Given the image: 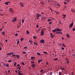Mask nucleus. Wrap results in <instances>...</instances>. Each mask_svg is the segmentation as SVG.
Instances as JSON below:
<instances>
[{
    "instance_id": "f257e3e1",
    "label": "nucleus",
    "mask_w": 75,
    "mask_h": 75,
    "mask_svg": "<svg viewBox=\"0 0 75 75\" xmlns=\"http://www.w3.org/2000/svg\"><path fill=\"white\" fill-rule=\"evenodd\" d=\"M13 54V52H10L9 53H8V54H7L6 55H7V56H8L9 55H12Z\"/></svg>"
},
{
    "instance_id": "f03ea898",
    "label": "nucleus",
    "mask_w": 75,
    "mask_h": 75,
    "mask_svg": "<svg viewBox=\"0 0 75 75\" xmlns=\"http://www.w3.org/2000/svg\"><path fill=\"white\" fill-rule=\"evenodd\" d=\"M41 34L42 35H44V32L42 30H41Z\"/></svg>"
},
{
    "instance_id": "7ed1b4c3",
    "label": "nucleus",
    "mask_w": 75,
    "mask_h": 75,
    "mask_svg": "<svg viewBox=\"0 0 75 75\" xmlns=\"http://www.w3.org/2000/svg\"><path fill=\"white\" fill-rule=\"evenodd\" d=\"M40 42L41 43H45V41H44V40H40Z\"/></svg>"
},
{
    "instance_id": "20e7f679",
    "label": "nucleus",
    "mask_w": 75,
    "mask_h": 75,
    "mask_svg": "<svg viewBox=\"0 0 75 75\" xmlns=\"http://www.w3.org/2000/svg\"><path fill=\"white\" fill-rule=\"evenodd\" d=\"M41 16V14H39L38 13H37V14H36L38 18H39V17H40Z\"/></svg>"
},
{
    "instance_id": "39448f33",
    "label": "nucleus",
    "mask_w": 75,
    "mask_h": 75,
    "mask_svg": "<svg viewBox=\"0 0 75 75\" xmlns=\"http://www.w3.org/2000/svg\"><path fill=\"white\" fill-rule=\"evenodd\" d=\"M74 23L73 22H72V23L70 25V28H71L72 27Z\"/></svg>"
},
{
    "instance_id": "423d86ee",
    "label": "nucleus",
    "mask_w": 75,
    "mask_h": 75,
    "mask_svg": "<svg viewBox=\"0 0 75 75\" xmlns=\"http://www.w3.org/2000/svg\"><path fill=\"white\" fill-rule=\"evenodd\" d=\"M62 30L61 29H59V28H57V31H61Z\"/></svg>"
},
{
    "instance_id": "0eeeda50",
    "label": "nucleus",
    "mask_w": 75,
    "mask_h": 75,
    "mask_svg": "<svg viewBox=\"0 0 75 75\" xmlns=\"http://www.w3.org/2000/svg\"><path fill=\"white\" fill-rule=\"evenodd\" d=\"M41 18H42V20H45V17H43V16H42V17H41Z\"/></svg>"
},
{
    "instance_id": "6e6552de",
    "label": "nucleus",
    "mask_w": 75,
    "mask_h": 75,
    "mask_svg": "<svg viewBox=\"0 0 75 75\" xmlns=\"http://www.w3.org/2000/svg\"><path fill=\"white\" fill-rule=\"evenodd\" d=\"M57 31V29H55L52 30V32L53 33H55Z\"/></svg>"
},
{
    "instance_id": "1a4fd4ad",
    "label": "nucleus",
    "mask_w": 75,
    "mask_h": 75,
    "mask_svg": "<svg viewBox=\"0 0 75 75\" xmlns=\"http://www.w3.org/2000/svg\"><path fill=\"white\" fill-rule=\"evenodd\" d=\"M56 34H61V35H62V32H58L56 33Z\"/></svg>"
},
{
    "instance_id": "9d476101",
    "label": "nucleus",
    "mask_w": 75,
    "mask_h": 75,
    "mask_svg": "<svg viewBox=\"0 0 75 75\" xmlns=\"http://www.w3.org/2000/svg\"><path fill=\"white\" fill-rule=\"evenodd\" d=\"M42 59H41L40 60H38V63H40L41 62H42Z\"/></svg>"
},
{
    "instance_id": "9b49d317",
    "label": "nucleus",
    "mask_w": 75,
    "mask_h": 75,
    "mask_svg": "<svg viewBox=\"0 0 75 75\" xmlns=\"http://www.w3.org/2000/svg\"><path fill=\"white\" fill-rule=\"evenodd\" d=\"M71 12H73V13H75V10L73 9L71 10Z\"/></svg>"
},
{
    "instance_id": "f8f14e48",
    "label": "nucleus",
    "mask_w": 75,
    "mask_h": 75,
    "mask_svg": "<svg viewBox=\"0 0 75 75\" xmlns=\"http://www.w3.org/2000/svg\"><path fill=\"white\" fill-rule=\"evenodd\" d=\"M32 67L33 68H34L35 67V64H32Z\"/></svg>"
},
{
    "instance_id": "ddd939ff",
    "label": "nucleus",
    "mask_w": 75,
    "mask_h": 75,
    "mask_svg": "<svg viewBox=\"0 0 75 75\" xmlns=\"http://www.w3.org/2000/svg\"><path fill=\"white\" fill-rule=\"evenodd\" d=\"M9 9H10V11H11L12 13H13V11L12 10V8H9Z\"/></svg>"
},
{
    "instance_id": "4468645a",
    "label": "nucleus",
    "mask_w": 75,
    "mask_h": 75,
    "mask_svg": "<svg viewBox=\"0 0 75 75\" xmlns=\"http://www.w3.org/2000/svg\"><path fill=\"white\" fill-rule=\"evenodd\" d=\"M5 34V33L4 31L2 32V35H4Z\"/></svg>"
},
{
    "instance_id": "2eb2a0df",
    "label": "nucleus",
    "mask_w": 75,
    "mask_h": 75,
    "mask_svg": "<svg viewBox=\"0 0 75 75\" xmlns=\"http://www.w3.org/2000/svg\"><path fill=\"white\" fill-rule=\"evenodd\" d=\"M66 36H67V38H70V36H69V34H67Z\"/></svg>"
},
{
    "instance_id": "dca6fc26",
    "label": "nucleus",
    "mask_w": 75,
    "mask_h": 75,
    "mask_svg": "<svg viewBox=\"0 0 75 75\" xmlns=\"http://www.w3.org/2000/svg\"><path fill=\"white\" fill-rule=\"evenodd\" d=\"M43 52L46 55H47L48 53L47 52H46V51H43Z\"/></svg>"
},
{
    "instance_id": "f3484780",
    "label": "nucleus",
    "mask_w": 75,
    "mask_h": 75,
    "mask_svg": "<svg viewBox=\"0 0 75 75\" xmlns=\"http://www.w3.org/2000/svg\"><path fill=\"white\" fill-rule=\"evenodd\" d=\"M35 57H31V59L32 60H33V59H35Z\"/></svg>"
},
{
    "instance_id": "a211bd4d",
    "label": "nucleus",
    "mask_w": 75,
    "mask_h": 75,
    "mask_svg": "<svg viewBox=\"0 0 75 75\" xmlns=\"http://www.w3.org/2000/svg\"><path fill=\"white\" fill-rule=\"evenodd\" d=\"M25 20H24V19H22V22L23 23H24V22Z\"/></svg>"
},
{
    "instance_id": "6ab92c4d",
    "label": "nucleus",
    "mask_w": 75,
    "mask_h": 75,
    "mask_svg": "<svg viewBox=\"0 0 75 75\" xmlns=\"http://www.w3.org/2000/svg\"><path fill=\"white\" fill-rule=\"evenodd\" d=\"M37 54L38 55L41 56V54L39 52H37Z\"/></svg>"
},
{
    "instance_id": "aec40b11",
    "label": "nucleus",
    "mask_w": 75,
    "mask_h": 75,
    "mask_svg": "<svg viewBox=\"0 0 75 75\" xmlns=\"http://www.w3.org/2000/svg\"><path fill=\"white\" fill-rule=\"evenodd\" d=\"M54 36H55V35H53V34H52V35L51 38H53Z\"/></svg>"
},
{
    "instance_id": "412c9836",
    "label": "nucleus",
    "mask_w": 75,
    "mask_h": 75,
    "mask_svg": "<svg viewBox=\"0 0 75 75\" xmlns=\"http://www.w3.org/2000/svg\"><path fill=\"white\" fill-rule=\"evenodd\" d=\"M57 60H58V58H54L53 59V60H54V61H57Z\"/></svg>"
},
{
    "instance_id": "4be33fe9",
    "label": "nucleus",
    "mask_w": 75,
    "mask_h": 75,
    "mask_svg": "<svg viewBox=\"0 0 75 75\" xmlns=\"http://www.w3.org/2000/svg\"><path fill=\"white\" fill-rule=\"evenodd\" d=\"M55 5H56L57 6H60V5L58 3L55 4Z\"/></svg>"
},
{
    "instance_id": "5701e85b",
    "label": "nucleus",
    "mask_w": 75,
    "mask_h": 75,
    "mask_svg": "<svg viewBox=\"0 0 75 75\" xmlns=\"http://www.w3.org/2000/svg\"><path fill=\"white\" fill-rule=\"evenodd\" d=\"M11 62H12V61L11 60V59H10L8 61V63Z\"/></svg>"
},
{
    "instance_id": "b1692460",
    "label": "nucleus",
    "mask_w": 75,
    "mask_h": 75,
    "mask_svg": "<svg viewBox=\"0 0 75 75\" xmlns=\"http://www.w3.org/2000/svg\"><path fill=\"white\" fill-rule=\"evenodd\" d=\"M8 2H5V4L6 5H8Z\"/></svg>"
},
{
    "instance_id": "393cba45",
    "label": "nucleus",
    "mask_w": 75,
    "mask_h": 75,
    "mask_svg": "<svg viewBox=\"0 0 75 75\" xmlns=\"http://www.w3.org/2000/svg\"><path fill=\"white\" fill-rule=\"evenodd\" d=\"M21 71H19V74L20 75H23V74H22L21 73H20L21 72Z\"/></svg>"
},
{
    "instance_id": "a878e982",
    "label": "nucleus",
    "mask_w": 75,
    "mask_h": 75,
    "mask_svg": "<svg viewBox=\"0 0 75 75\" xmlns=\"http://www.w3.org/2000/svg\"><path fill=\"white\" fill-rule=\"evenodd\" d=\"M14 66H16V62H14Z\"/></svg>"
},
{
    "instance_id": "bb28decb",
    "label": "nucleus",
    "mask_w": 75,
    "mask_h": 75,
    "mask_svg": "<svg viewBox=\"0 0 75 75\" xmlns=\"http://www.w3.org/2000/svg\"><path fill=\"white\" fill-rule=\"evenodd\" d=\"M26 33H27V34H29V31H28V30L27 31Z\"/></svg>"
},
{
    "instance_id": "cd10ccee",
    "label": "nucleus",
    "mask_w": 75,
    "mask_h": 75,
    "mask_svg": "<svg viewBox=\"0 0 75 75\" xmlns=\"http://www.w3.org/2000/svg\"><path fill=\"white\" fill-rule=\"evenodd\" d=\"M64 4H65V5H66V4H67V3L66 2H64Z\"/></svg>"
},
{
    "instance_id": "c85d7f7f",
    "label": "nucleus",
    "mask_w": 75,
    "mask_h": 75,
    "mask_svg": "<svg viewBox=\"0 0 75 75\" xmlns=\"http://www.w3.org/2000/svg\"><path fill=\"white\" fill-rule=\"evenodd\" d=\"M6 67H9V65H8V64H6Z\"/></svg>"
},
{
    "instance_id": "c756f323",
    "label": "nucleus",
    "mask_w": 75,
    "mask_h": 75,
    "mask_svg": "<svg viewBox=\"0 0 75 75\" xmlns=\"http://www.w3.org/2000/svg\"><path fill=\"white\" fill-rule=\"evenodd\" d=\"M16 57L17 58H19V56L18 54L16 55Z\"/></svg>"
},
{
    "instance_id": "7c9ffc66",
    "label": "nucleus",
    "mask_w": 75,
    "mask_h": 75,
    "mask_svg": "<svg viewBox=\"0 0 75 75\" xmlns=\"http://www.w3.org/2000/svg\"><path fill=\"white\" fill-rule=\"evenodd\" d=\"M62 44L63 45L64 47H66V45H65L64 44V43H62Z\"/></svg>"
},
{
    "instance_id": "2f4dec72",
    "label": "nucleus",
    "mask_w": 75,
    "mask_h": 75,
    "mask_svg": "<svg viewBox=\"0 0 75 75\" xmlns=\"http://www.w3.org/2000/svg\"><path fill=\"white\" fill-rule=\"evenodd\" d=\"M64 16V18H65L66 17V15H63Z\"/></svg>"
},
{
    "instance_id": "473e14b6",
    "label": "nucleus",
    "mask_w": 75,
    "mask_h": 75,
    "mask_svg": "<svg viewBox=\"0 0 75 75\" xmlns=\"http://www.w3.org/2000/svg\"><path fill=\"white\" fill-rule=\"evenodd\" d=\"M12 56H13V57H16V55L15 54H13L12 55Z\"/></svg>"
},
{
    "instance_id": "72a5a7b5",
    "label": "nucleus",
    "mask_w": 75,
    "mask_h": 75,
    "mask_svg": "<svg viewBox=\"0 0 75 75\" xmlns=\"http://www.w3.org/2000/svg\"><path fill=\"white\" fill-rule=\"evenodd\" d=\"M59 74L61 75V73H62V72H59Z\"/></svg>"
},
{
    "instance_id": "f704fd0d",
    "label": "nucleus",
    "mask_w": 75,
    "mask_h": 75,
    "mask_svg": "<svg viewBox=\"0 0 75 75\" xmlns=\"http://www.w3.org/2000/svg\"><path fill=\"white\" fill-rule=\"evenodd\" d=\"M51 20V19H48L47 21H50Z\"/></svg>"
},
{
    "instance_id": "c9c22d12",
    "label": "nucleus",
    "mask_w": 75,
    "mask_h": 75,
    "mask_svg": "<svg viewBox=\"0 0 75 75\" xmlns=\"http://www.w3.org/2000/svg\"><path fill=\"white\" fill-rule=\"evenodd\" d=\"M62 50H64V47H62Z\"/></svg>"
},
{
    "instance_id": "e433bc0d",
    "label": "nucleus",
    "mask_w": 75,
    "mask_h": 75,
    "mask_svg": "<svg viewBox=\"0 0 75 75\" xmlns=\"http://www.w3.org/2000/svg\"><path fill=\"white\" fill-rule=\"evenodd\" d=\"M18 35V34H17V33H16L15 34V36H17Z\"/></svg>"
},
{
    "instance_id": "4c0bfd02",
    "label": "nucleus",
    "mask_w": 75,
    "mask_h": 75,
    "mask_svg": "<svg viewBox=\"0 0 75 75\" xmlns=\"http://www.w3.org/2000/svg\"><path fill=\"white\" fill-rule=\"evenodd\" d=\"M49 8H50V9L51 11H52V12H53L52 8H51V7H49Z\"/></svg>"
},
{
    "instance_id": "58836bf2",
    "label": "nucleus",
    "mask_w": 75,
    "mask_h": 75,
    "mask_svg": "<svg viewBox=\"0 0 75 75\" xmlns=\"http://www.w3.org/2000/svg\"><path fill=\"white\" fill-rule=\"evenodd\" d=\"M24 40V38H22L21 39V41H23Z\"/></svg>"
},
{
    "instance_id": "ea45409f",
    "label": "nucleus",
    "mask_w": 75,
    "mask_h": 75,
    "mask_svg": "<svg viewBox=\"0 0 75 75\" xmlns=\"http://www.w3.org/2000/svg\"><path fill=\"white\" fill-rule=\"evenodd\" d=\"M39 27V26L38 25H36V28H38Z\"/></svg>"
},
{
    "instance_id": "a19ab883",
    "label": "nucleus",
    "mask_w": 75,
    "mask_h": 75,
    "mask_svg": "<svg viewBox=\"0 0 75 75\" xmlns=\"http://www.w3.org/2000/svg\"><path fill=\"white\" fill-rule=\"evenodd\" d=\"M34 44L36 45H38L37 43L36 42H34Z\"/></svg>"
},
{
    "instance_id": "79ce46f5",
    "label": "nucleus",
    "mask_w": 75,
    "mask_h": 75,
    "mask_svg": "<svg viewBox=\"0 0 75 75\" xmlns=\"http://www.w3.org/2000/svg\"><path fill=\"white\" fill-rule=\"evenodd\" d=\"M23 54H26V52H25L24 51H23Z\"/></svg>"
},
{
    "instance_id": "37998d69",
    "label": "nucleus",
    "mask_w": 75,
    "mask_h": 75,
    "mask_svg": "<svg viewBox=\"0 0 75 75\" xmlns=\"http://www.w3.org/2000/svg\"><path fill=\"white\" fill-rule=\"evenodd\" d=\"M14 20V21H16V18H15L14 19V20Z\"/></svg>"
},
{
    "instance_id": "c03bdc74",
    "label": "nucleus",
    "mask_w": 75,
    "mask_h": 75,
    "mask_svg": "<svg viewBox=\"0 0 75 75\" xmlns=\"http://www.w3.org/2000/svg\"><path fill=\"white\" fill-rule=\"evenodd\" d=\"M30 62L32 63H33V64H34V61H31Z\"/></svg>"
},
{
    "instance_id": "a18cd8bd",
    "label": "nucleus",
    "mask_w": 75,
    "mask_h": 75,
    "mask_svg": "<svg viewBox=\"0 0 75 75\" xmlns=\"http://www.w3.org/2000/svg\"><path fill=\"white\" fill-rule=\"evenodd\" d=\"M33 38L35 39V38H37V37H36V36H34L33 37Z\"/></svg>"
},
{
    "instance_id": "49530a36",
    "label": "nucleus",
    "mask_w": 75,
    "mask_h": 75,
    "mask_svg": "<svg viewBox=\"0 0 75 75\" xmlns=\"http://www.w3.org/2000/svg\"><path fill=\"white\" fill-rule=\"evenodd\" d=\"M19 44V41H18L17 42V44L18 45Z\"/></svg>"
},
{
    "instance_id": "de8ad7c7",
    "label": "nucleus",
    "mask_w": 75,
    "mask_h": 75,
    "mask_svg": "<svg viewBox=\"0 0 75 75\" xmlns=\"http://www.w3.org/2000/svg\"><path fill=\"white\" fill-rule=\"evenodd\" d=\"M27 46L25 47H24V49H27Z\"/></svg>"
},
{
    "instance_id": "09e8293b",
    "label": "nucleus",
    "mask_w": 75,
    "mask_h": 75,
    "mask_svg": "<svg viewBox=\"0 0 75 75\" xmlns=\"http://www.w3.org/2000/svg\"><path fill=\"white\" fill-rule=\"evenodd\" d=\"M29 42H30V44H32V43L31 42V41H29Z\"/></svg>"
},
{
    "instance_id": "8fccbe9b",
    "label": "nucleus",
    "mask_w": 75,
    "mask_h": 75,
    "mask_svg": "<svg viewBox=\"0 0 75 75\" xmlns=\"http://www.w3.org/2000/svg\"><path fill=\"white\" fill-rule=\"evenodd\" d=\"M73 31H75V28H73Z\"/></svg>"
},
{
    "instance_id": "3c124183",
    "label": "nucleus",
    "mask_w": 75,
    "mask_h": 75,
    "mask_svg": "<svg viewBox=\"0 0 75 75\" xmlns=\"http://www.w3.org/2000/svg\"><path fill=\"white\" fill-rule=\"evenodd\" d=\"M56 13H57V14H58L59 13V12H56Z\"/></svg>"
},
{
    "instance_id": "603ef678",
    "label": "nucleus",
    "mask_w": 75,
    "mask_h": 75,
    "mask_svg": "<svg viewBox=\"0 0 75 75\" xmlns=\"http://www.w3.org/2000/svg\"><path fill=\"white\" fill-rule=\"evenodd\" d=\"M52 22H50L49 24L50 25V24H52Z\"/></svg>"
},
{
    "instance_id": "864d4df0",
    "label": "nucleus",
    "mask_w": 75,
    "mask_h": 75,
    "mask_svg": "<svg viewBox=\"0 0 75 75\" xmlns=\"http://www.w3.org/2000/svg\"><path fill=\"white\" fill-rule=\"evenodd\" d=\"M7 22H6L5 23H4V24L5 25H6V23H7Z\"/></svg>"
},
{
    "instance_id": "5fc2aeb1",
    "label": "nucleus",
    "mask_w": 75,
    "mask_h": 75,
    "mask_svg": "<svg viewBox=\"0 0 75 75\" xmlns=\"http://www.w3.org/2000/svg\"><path fill=\"white\" fill-rule=\"evenodd\" d=\"M20 5H22V4H23V3L20 2Z\"/></svg>"
},
{
    "instance_id": "6e6d98bb",
    "label": "nucleus",
    "mask_w": 75,
    "mask_h": 75,
    "mask_svg": "<svg viewBox=\"0 0 75 75\" xmlns=\"http://www.w3.org/2000/svg\"><path fill=\"white\" fill-rule=\"evenodd\" d=\"M43 70H42L40 71V72H43Z\"/></svg>"
},
{
    "instance_id": "4d7b16f0",
    "label": "nucleus",
    "mask_w": 75,
    "mask_h": 75,
    "mask_svg": "<svg viewBox=\"0 0 75 75\" xmlns=\"http://www.w3.org/2000/svg\"><path fill=\"white\" fill-rule=\"evenodd\" d=\"M22 64H23V65H25L24 63H22Z\"/></svg>"
},
{
    "instance_id": "13d9d810",
    "label": "nucleus",
    "mask_w": 75,
    "mask_h": 75,
    "mask_svg": "<svg viewBox=\"0 0 75 75\" xmlns=\"http://www.w3.org/2000/svg\"><path fill=\"white\" fill-rule=\"evenodd\" d=\"M21 6H23V7L24 6L23 5H22H22H21Z\"/></svg>"
},
{
    "instance_id": "bf43d9fd",
    "label": "nucleus",
    "mask_w": 75,
    "mask_h": 75,
    "mask_svg": "<svg viewBox=\"0 0 75 75\" xmlns=\"http://www.w3.org/2000/svg\"><path fill=\"white\" fill-rule=\"evenodd\" d=\"M50 35L51 36H52V33H50Z\"/></svg>"
},
{
    "instance_id": "052dcab7",
    "label": "nucleus",
    "mask_w": 75,
    "mask_h": 75,
    "mask_svg": "<svg viewBox=\"0 0 75 75\" xmlns=\"http://www.w3.org/2000/svg\"><path fill=\"white\" fill-rule=\"evenodd\" d=\"M21 69V66H20L19 68V70H20Z\"/></svg>"
},
{
    "instance_id": "680f3d73",
    "label": "nucleus",
    "mask_w": 75,
    "mask_h": 75,
    "mask_svg": "<svg viewBox=\"0 0 75 75\" xmlns=\"http://www.w3.org/2000/svg\"><path fill=\"white\" fill-rule=\"evenodd\" d=\"M5 41L6 42H8V40H7V39L5 40Z\"/></svg>"
},
{
    "instance_id": "e2e57ef3",
    "label": "nucleus",
    "mask_w": 75,
    "mask_h": 75,
    "mask_svg": "<svg viewBox=\"0 0 75 75\" xmlns=\"http://www.w3.org/2000/svg\"><path fill=\"white\" fill-rule=\"evenodd\" d=\"M69 30H70V29L71 28V26H70V25L69 26Z\"/></svg>"
},
{
    "instance_id": "0e129e2a",
    "label": "nucleus",
    "mask_w": 75,
    "mask_h": 75,
    "mask_svg": "<svg viewBox=\"0 0 75 75\" xmlns=\"http://www.w3.org/2000/svg\"><path fill=\"white\" fill-rule=\"evenodd\" d=\"M62 70H64V69L63 67L62 68Z\"/></svg>"
},
{
    "instance_id": "69168bd1",
    "label": "nucleus",
    "mask_w": 75,
    "mask_h": 75,
    "mask_svg": "<svg viewBox=\"0 0 75 75\" xmlns=\"http://www.w3.org/2000/svg\"><path fill=\"white\" fill-rule=\"evenodd\" d=\"M8 73H10V70H8Z\"/></svg>"
},
{
    "instance_id": "338daca9",
    "label": "nucleus",
    "mask_w": 75,
    "mask_h": 75,
    "mask_svg": "<svg viewBox=\"0 0 75 75\" xmlns=\"http://www.w3.org/2000/svg\"><path fill=\"white\" fill-rule=\"evenodd\" d=\"M66 1H67V2H69V0H66Z\"/></svg>"
},
{
    "instance_id": "774afa93",
    "label": "nucleus",
    "mask_w": 75,
    "mask_h": 75,
    "mask_svg": "<svg viewBox=\"0 0 75 75\" xmlns=\"http://www.w3.org/2000/svg\"><path fill=\"white\" fill-rule=\"evenodd\" d=\"M41 13H42V14H44V13L43 12H42Z\"/></svg>"
}]
</instances>
